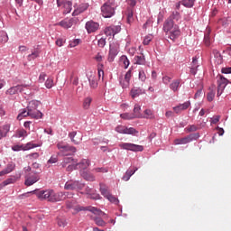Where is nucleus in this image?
<instances>
[{
    "instance_id": "nucleus-1",
    "label": "nucleus",
    "mask_w": 231,
    "mask_h": 231,
    "mask_svg": "<svg viewBox=\"0 0 231 231\" xmlns=\"http://www.w3.org/2000/svg\"><path fill=\"white\" fill-rule=\"evenodd\" d=\"M30 194H35L38 198V199H41L42 201L43 199H47V201H51V203H57V201H64V199H71L73 198V193L71 192H59L55 193L53 189H46V190H33L31 192L24 193L22 196V198H29Z\"/></svg>"
},
{
    "instance_id": "nucleus-2",
    "label": "nucleus",
    "mask_w": 231,
    "mask_h": 231,
    "mask_svg": "<svg viewBox=\"0 0 231 231\" xmlns=\"http://www.w3.org/2000/svg\"><path fill=\"white\" fill-rule=\"evenodd\" d=\"M163 31L171 41H176L178 37L181 35V31H180V27L178 24L174 23L173 20L168 19L165 21L163 25Z\"/></svg>"
},
{
    "instance_id": "nucleus-3",
    "label": "nucleus",
    "mask_w": 231,
    "mask_h": 231,
    "mask_svg": "<svg viewBox=\"0 0 231 231\" xmlns=\"http://www.w3.org/2000/svg\"><path fill=\"white\" fill-rule=\"evenodd\" d=\"M116 8V3L115 0H107L102 6H101V14L103 17L109 18L112 15H115V10Z\"/></svg>"
},
{
    "instance_id": "nucleus-4",
    "label": "nucleus",
    "mask_w": 231,
    "mask_h": 231,
    "mask_svg": "<svg viewBox=\"0 0 231 231\" xmlns=\"http://www.w3.org/2000/svg\"><path fill=\"white\" fill-rule=\"evenodd\" d=\"M37 107H39V102L30 101L27 106V112L29 113V116H31V118H36L39 120V118H42V114L41 111L37 110Z\"/></svg>"
},
{
    "instance_id": "nucleus-5",
    "label": "nucleus",
    "mask_w": 231,
    "mask_h": 231,
    "mask_svg": "<svg viewBox=\"0 0 231 231\" xmlns=\"http://www.w3.org/2000/svg\"><path fill=\"white\" fill-rule=\"evenodd\" d=\"M57 147L63 156H68L71 153L77 152V148H75V146H71L64 142L58 143Z\"/></svg>"
},
{
    "instance_id": "nucleus-6",
    "label": "nucleus",
    "mask_w": 231,
    "mask_h": 231,
    "mask_svg": "<svg viewBox=\"0 0 231 231\" xmlns=\"http://www.w3.org/2000/svg\"><path fill=\"white\" fill-rule=\"evenodd\" d=\"M86 187V184L79 180H68L65 185V190H82Z\"/></svg>"
},
{
    "instance_id": "nucleus-7",
    "label": "nucleus",
    "mask_w": 231,
    "mask_h": 231,
    "mask_svg": "<svg viewBox=\"0 0 231 231\" xmlns=\"http://www.w3.org/2000/svg\"><path fill=\"white\" fill-rule=\"evenodd\" d=\"M79 23V18H65L62 21L55 23V26H60L64 30H69L72 26H75Z\"/></svg>"
},
{
    "instance_id": "nucleus-8",
    "label": "nucleus",
    "mask_w": 231,
    "mask_h": 231,
    "mask_svg": "<svg viewBox=\"0 0 231 231\" xmlns=\"http://www.w3.org/2000/svg\"><path fill=\"white\" fill-rule=\"evenodd\" d=\"M198 138H199V133L191 134L186 137L175 139L174 143L175 145H185L187 143H190L193 140H198Z\"/></svg>"
},
{
    "instance_id": "nucleus-9",
    "label": "nucleus",
    "mask_w": 231,
    "mask_h": 231,
    "mask_svg": "<svg viewBox=\"0 0 231 231\" xmlns=\"http://www.w3.org/2000/svg\"><path fill=\"white\" fill-rule=\"evenodd\" d=\"M120 149L125 151H133L134 152H142L143 147L142 145L131 143H123L119 144Z\"/></svg>"
},
{
    "instance_id": "nucleus-10",
    "label": "nucleus",
    "mask_w": 231,
    "mask_h": 231,
    "mask_svg": "<svg viewBox=\"0 0 231 231\" xmlns=\"http://www.w3.org/2000/svg\"><path fill=\"white\" fill-rule=\"evenodd\" d=\"M228 86V79L224 78L223 75L217 76V97H221L223 95V91H225V88Z\"/></svg>"
},
{
    "instance_id": "nucleus-11",
    "label": "nucleus",
    "mask_w": 231,
    "mask_h": 231,
    "mask_svg": "<svg viewBox=\"0 0 231 231\" xmlns=\"http://www.w3.org/2000/svg\"><path fill=\"white\" fill-rule=\"evenodd\" d=\"M26 88H28L27 85H17L11 87L5 91V95L12 97L13 95H17V93H23Z\"/></svg>"
},
{
    "instance_id": "nucleus-12",
    "label": "nucleus",
    "mask_w": 231,
    "mask_h": 231,
    "mask_svg": "<svg viewBox=\"0 0 231 231\" xmlns=\"http://www.w3.org/2000/svg\"><path fill=\"white\" fill-rule=\"evenodd\" d=\"M116 133H119L120 134H138V131L134 129V127L127 128L124 125H118L116 127Z\"/></svg>"
},
{
    "instance_id": "nucleus-13",
    "label": "nucleus",
    "mask_w": 231,
    "mask_h": 231,
    "mask_svg": "<svg viewBox=\"0 0 231 231\" xmlns=\"http://www.w3.org/2000/svg\"><path fill=\"white\" fill-rule=\"evenodd\" d=\"M58 6H63V14H69L71 12V6L73 4L68 0H57Z\"/></svg>"
},
{
    "instance_id": "nucleus-14",
    "label": "nucleus",
    "mask_w": 231,
    "mask_h": 231,
    "mask_svg": "<svg viewBox=\"0 0 231 231\" xmlns=\"http://www.w3.org/2000/svg\"><path fill=\"white\" fill-rule=\"evenodd\" d=\"M41 178L37 173H30L25 177V185L26 187H32V185L37 183Z\"/></svg>"
},
{
    "instance_id": "nucleus-15",
    "label": "nucleus",
    "mask_w": 231,
    "mask_h": 231,
    "mask_svg": "<svg viewBox=\"0 0 231 231\" xmlns=\"http://www.w3.org/2000/svg\"><path fill=\"white\" fill-rule=\"evenodd\" d=\"M85 28L88 33H95L100 28V24L94 21H88L86 23Z\"/></svg>"
},
{
    "instance_id": "nucleus-16",
    "label": "nucleus",
    "mask_w": 231,
    "mask_h": 231,
    "mask_svg": "<svg viewBox=\"0 0 231 231\" xmlns=\"http://www.w3.org/2000/svg\"><path fill=\"white\" fill-rule=\"evenodd\" d=\"M122 27L120 25H111L105 29V34L107 37H111V35H116V33H120Z\"/></svg>"
},
{
    "instance_id": "nucleus-17",
    "label": "nucleus",
    "mask_w": 231,
    "mask_h": 231,
    "mask_svg": "<svg viewBox=\"0 0 231 231\" xmlns=\"http://www.w3.org/2000/svg\"><path fill=\"white\" fill-rule=\"evenodd\" d=\"M69 137L71 142L76 145H79L82 142V134H78L77 132H71L69 134Z\"/></svg>"
},
{
    "instance_id": "nucleus-18",
    "label": "nucleus",
    "mask_w": 231,
    "mask_h": 231,
    "mask_svg": "<svg viewBox=\"0 0 231 231\" xmlns=\"http://www.w3.org/2000/svg\"><path fill=\"white\" fill-rule=\"evenodd\" d=\"M190 106V101H186L183 104H180L177 106L173 107V111L177 114L180 115V113H181V111H187V109H189Z\"/></svg>"
},
{
    "instance_id": "nucleus-19",
    "label": "nucleus",
    "mask_w": 231,
    "mask_h": 231,
    "mask_svg": "<svg viewBox=\"0 0 231 231\" xmlns=\"http://www.w3.org/2000/svg\"><path fill=\"white\" fill-rule=\"evenodd\" d=\"M85 194H87L90 199H100V194L95 193L94 189L89 188V186L86 187Z\"/></svg>"
},
{
    "instance_id": "nucleus-20",
    "label": "nucleus",
    "mask_w": 231,
    "mask_h": 231,
    "mask_svg": "<svg viewBox=\"0 0 231 231\" xmlns=\"http://www.w3.org/2000/svg\"><path fill=\"white\" fill-rule=\"evenodd\" d=\"M91 165V162L88 159H82L79 162H76V166H78V169L80 171H86L88 167Z\"/></svg>"
},
{
    "instance_id": "nucleus-21",
    "label": "nucleus",
    "mask_w": 231,
    "mask_h": 231,
    "mask_svg": "<svg viewBox=\"0 0 231 231\" xmlns=\"http://www.w3.org/2000/svg\"><path fill=\"white\" fill-rule=\"evenodd\" d=\"M80 176L86 180V181H95V175L88 171H80Z\"/></svg>"
},
{
    "instance_id": "nucleus-22",
    "label": "nucleus",
    "mask_w": 231,
    "mask_h": 231,
    "mask_svg": "<svg viewBox=\"0 0 231 231\" xmlns=\"http://www.w3.org/2000/svg\"><path fill=\"white\" fill-rule=\"evenodd\" d=\"M89 8V5L88 4H80L73 12L72 15H79V14H83Z\"/></svg>"
},
{
    "instance_id": "nucleus-23",
    "label": "nucleus",
    "mask_w": 231,
    "mask_h": 231,
    "mask_svg": "<svg viewBox=\"0 0 231 231\" xmlns=\"http://www.w3.org/2000/svg\"><path fill=\"white\" fill-rule=\"evenodd\" d=\"M66 205H67V208H72L73 210H76V212H80V210H83V208H80L79 204H77V201L75 200H68L66 202Z\"/></svg>"
},
{
    "instance_id": "nucleus-24",
    "label": "nucleus",
    "mask_w": 231,
    "mask_h": 231,
    "mask_svg": "<svg viewBox=\"0 0 231 231\" xmlns=\"http://www.w3.org/2000/svg\"><path fill=\"white\" fill-rule=\"evenodd\" d=\"M140 95H143V90L140 88L134 87L130 91V97L132 98H138Z\"/></svg>"
},
{
    "instance_id": "nucleus-25",
    "label": "nucleus",
    "mask_w": 231,
    "mask_h": 231,
    "mask_svg": "<svg viewBox=\"0 0 231 231\" xmlns=\"http://www.w3.org/2000/svg\"><path fill=\"white\" fill-rule=\"evenodd\" d=\"M198 68H199V65L198 64V56H196L192 59V62L190 66L191 75H196V73L198 72Z\"/></svg>"
},
{
    "instance_id": "nucleus-26",
    "label": "nucleus",
    "mask_w": 231,
    "mask_h": 231,
    "mask_svg": "<svg viewBox=\"0 0 231 231\" xmlns=\"http://www.w3.org/2000/svg\"><path fill=\"white\" fill-rule=\"evenodd\" d=\"M213 55L215 57V62L216 64H223V56L221 55V52L217 50H213Z\"/></svg>"
},
{
    "instance_id": "nucleus-27",
    "label": "nucleus",
    "mask_w": 231,
    "mask_h": 231,
    "mask_svg": "<svg viewBox=\"0 0 231 231\" xmlns=\"http://www.w3.org/2000/svg\"><path fill=\"white\" fill-rule=\"evenodd\" d=\"M213 55L215 57V62L216 64H223V56L221 55V52L217 50H213Z\"/></svg>"
},
{
    "instance_id": "nucleus-28",
    "label": "nucleus",
    "mask_w": 231,
    "mask_h": 231,
    "mask_svg": "<svg viewBox=\"0 0 231 231\" xmlns=\"http://www.w3.org/2000/svg\"><path fill=\"white\" fill-rule=\"evenodd\" d=\"M8 133H10V125H5L0 128V140H3V138H6Z\"/></svg>"
},
{
    "instance_id": "nucleus-29",
    "label": "nucleus",
    "mask_w": 231,
    "mask_h": 231,
    "mask_svg": "<svg viewBox=\"0 0 231 231\" xmlns=\"http://www.w3.org/2000/svg\"><path fill=\"white\" fill-rule=\"evenodd\" d=\"M136 171H138V168H135L134 170L126 171L125 174L123 176V180L129 181V180H131V176H133V174H134Z\"/></svg>"
},
{
    "instance_id": "nucleus-30",
    "label": "nucleus",
    "mask_w": 231,
    "mask_h": 231,
    "mask_svg": "<svg viewBox=\"0 0 231 231\" xmlns=\"http://www.w3.org/2000/svg\"><path fill=\"white\" fill-rule=\"evenodd\" d=\"M69 163H77V159H73L71 157H65L63 159V162H61V167H66L67 165H69Z\"/></svg>"
},
{
    "instance_id": "nucleus-31",
    "label": "nucleus",
    "mask_w": 231,
    "mask_h": 231,
    "mask_svg": "<svg viewBox=\"0 0 231 231\" xmlns=\"http://www.w3.org/2000/svg\"><path fill=\"white\" fill-rule=\"evenodd\" d=\"M99 190H100L102 196H104V198H107L111 194L107 186H104L102 184H100V189Z\"/></svg>"
},
{
    "instance_id": "nucleus-32",
    "label": "nucleus",
    "mask_w": 231,
    "mask_h": 231,
    "mask_svg": "<svg viewBox=\"0 0 231 231\" xmlns=\"http://www.w3.org/2000/svg\"><path fill=\"white\" fill-rule=\"evenodd\" d=\"M141 107L139 105H135L134 107V113L132 114V116H134V118H141L142 117V114H140L141 111Z\"/></svg>"
},
{
    "instance_id": "nucleus-33",
    "label": "nucleus",
    "mask_w": 231,
    "mask_h": 231,
    "mask_svg": "<svg viewBox=\"0 0 231 231\" xmlns=\"http://www.w3.org/2000/svg\"><path fill=\"white\" fill-rule=\"evenodd\" d=\"M134 63L139 64V65L145 64V57H143V55L135 56L134 59Z\"/></svg>"
},
{
    "instance_id": "nucleus-34",
    "label": "nucleus",
    "mask_w": 231,
    "mask_h": 231,
    "mask_svg": "<svg viewBox=\"0 0 231 231\" xmlns=\"http://www.w3.org/2000/svg\"><path fill=\"white\" fill-rule=\"evenodd\" d=\"M5 42H8V34L5 32L4 31L0 32V44H5Z\"/></svg>"
},
{
    "instance_id": "nucleus-35",
    "label": "nucleus",
    "mask_w": 231,
    "mask_h": 231,
    "mask_svg": "<svg viewBox=\"0 0 231 231\" xmlns=\"http://www.w3.org/2000/svg\"><path fill=\"white\" fill-rule=\"evenodd\" d=\"M178 88H180V80L179 79H176V80H173L171 85H170V88L171 90L174 91V93H176V91H178Z\"/></svg>"
},
{
    "instance_id": "nucleus-36",
    "label": "nucleus",
    "mask_w": 231,
    "mask_h": 231,
    "mask_svg": "<svg viewBox=\"0 0 231 231\" xmlns=\"http://www.w3.org/2000/svg\"><path fill=\"white\" fill-rule=\"evenodd\" d=\"M91 102H93V98H91L89 97H86L83 101V108L89 109V107L91 106Z\"/></svg>"
},
{
    "instance_id": "nucleus-37",
    "label": "nucleus",
    "mask_w": 231,
    "mask_h": 231,
    "mask_svg": "<svg viewBox=\"0 0 231 231\" xmlns=\"http://www.w3.org/2000/svg\"><path fill=\"white\" fill-rule=\"evenodd\" d=\"M194 3H196V0H183L182 5L183 6H186V8H192L194 6Z\"/></svg>"
},
{
    "instance_id": "nucleus-38",
    "label": "nucleus",
    "mask_w": 231,
    "mask_h": 231,
    "mask_svg": "<svg viewBox=\"0 0 231 231\" xmlns=\"http://www.w3.org/2000/svg\"><path fill=\"white\" fill-rule=\"evenodd\" d=\"M97 71L99 79H102V80H104V64H97Z\"/></svg>"
},
{
    "instance_id": "nucleus-39",
    "label": "nucleus",
    "mask_w": 231,
    "mask_h": 231,
    "mask_svg": "<svg viewBox=\"0 0 231 231\" xmlns=\"http://www.w3.org/2000/svg\"><path fill=\"white\" fill-rule=\"evenodd\" d=\"M26 116H30L28 110L23 109L18 116L17 120H23V118H26Z\"/></svg>"
},
{
    "instance_id": "nucleus-40",
    "label": "nucleus",
    "mask_w": 231,
    "mask_h": 231,
    "mask_svg": "<svg viewBox=\"0 0 231 231\" xmlns=\"http://www.w3.org/2000/svg\"><path fill=\"white\" fill-rule=\"evenodd\" d=\"M16 138H23L24 136H28V133L24 129H20L16 132Z\"/></svg>"
},
{
    "instance_id": "nucleus-41",
    "label": "nucleus",
    "mask_w": 231,
    "mask_h": 231,
    "mask_svg": "<svg viewBox=\"0 0 231 231\" xmlns=\"http://www.w3.org/2000/svg\"><path fill=\"white\" fill-rule=\"evenodd\" d=\"M35 147H39V144H35L33 143H27L23 146V151H30V149H35Z\"/></svg>"
},
{
    "instance_id": "nucleus-42",
    "label": "nucleus",
    "mask_w": 231,
    "mask_h": 231,
    "mask_svg": "<svg viewBox=\"0 0 231 231\" xmlns=\"http://www.w3.org/2000/svg\"><path fill=\"white\" fill-rule=\"evenodd\" d=\"M15 169V163L11 162L7 164L6 168L5 169V172L7 174H10V172H13V171Z\"/></svg>"
},
{
    "instance_id": "nucleus-43",
    "label": "nucleus",
    "mask_w": 231,
    "mask_h": 231,
    "mask_svg": "<svg viewBox=\"0 0 231 231\" xmlns=\"http://www.w3.org/2000/svg\"><path fill=\"white\" fill-rule=\"evenodd\" d=\"M198 126H196V125H189L185 128V131L187 133H194L196 131H198Z\"/></svg>"
},
{
    "instance_id": "nucleus-44",
    "label": "nucleus",
    "mask_w": 231,
    "mask_h": 231,
    "mask_svg": "<svg viewBox=\"0 0 231 231\" xmlns=\"http://www.w3.org/2000/svg\"><path fill=\"white\" fill-rule=\"evenodd\" d=\"M215 97H216V92L214 90H210L207 95L208 102H212V100H214Z\"/></svg>"
},
{
    "instance_id": "nucleus-45",
    "label": "nucleus",
    "mask_w": 231,
    "mask_h": 231,
    "mask_svg": "<svg viewBox=\"0 0 231 231\" xmlns=\"http://www.w3.org/2000/svg\"><path fill=\"white\" fill-rule=\"evenodd\" d=\"M54 84H53V79L49 78L46 79L45 81V87L47 88V89H51V88H53Z\"/></svg>"
},
{
    "instance_id": "nucleus-46",
    "label": "nucleus",
    "mask_w": 231,
    "mask_h": 231,
    "mask_svg": "<svg viewBox=\"0 0 231 231\" xmlns=\"http://www.w3.org/2000/svg\"><path fill=\"white\" fill-rule=\"evenodd\" d=\"M79 168L77 166V162L69 164L66 168L67 172H71L72 171H77Z\"/></svg>"
},
{
    "instance_id": "nucleus-47",
    "label": "nucleus",
    "mask_w": 231,
    "mask_h": 231,
    "mask_svg": "<svg viewBox=\"0 0 231 231\" xmlns=\"http://www.w3.org/2000/svg\"><path fill=\"white\" fill-rule=\"evenodd\" d=\"M144 118H154V113H152V110L146 109L144 110Z\"/></svg>"
},
{
    "instance_id": "nucleus-48",
    "label": "nucleus",
    "mask_w": 231,
    "mask_h": 231,
    "mask_svg": "<svg viewBox=\"0 0 231 231\" xmlns=\"http://www.w3.org/2000/svg\"><path fill=\"white\" fill-rule=\"evenodd\" d=\"M204 44H206V46H209L210 45V31H208L204 35Z\"/></svg>"
},
{
    "instance_id": "nucleus-49",
    "label": "nucleus",
    "mask_w": 231,
    "mask_h": 231,
    "mask_svg": "<svg viewBox=\"0 0 231 231\" xmlns=\"http://www.w3.org/2000/svg\"><path fill=\"white\" fill-rule=\"evenodd\" d=\"M139 80L142 82H145V80H147V76L145 75V71H143V69L139 70Z\"/></svg>"
},
{
    "instance_id": "nucleus-50",
    "label": "nucleus",
    "mask_w": 231,
    "mask_h": 231,
    "mask_svg": "<svg viewBox=\"0 0 231 231\" xmlns=\"http://www.w3.org/2000/svg\"><path fill=\"white\" fill-rule=\"evenodd\" d=\"M121 118H123L124 120H133L134 118V116H133V114H121L120 115Z\"/></svg>"
},
{
    "instance_id": "nucleus-51",
    "label": "nucleus",
    "mask_w": 231,
    "mask_h": 231,
    "mask_svg": "<svg viewBox=\"0 0 231 231\" xmlns=\"http://www.w3.org/2000/svg\"><path fill=\"white\" fill-rule=\"evenodd\" d=\"M94 60H96V62H97L98 64H102L100 62H102L104 60V55H102V53H97L95 57Z\"/></svg>"
},
{
    "instance_id": "nucleus-52",
    "label": "nucleus",
    "mask_w": 231,
    "mask_h": 231,
    "mask_svg": "<svg viewBox=\"0 0 231 231\" xmlns=\"http://www.w3.org/2000/svg\"><path fill=\"white\" fill-rule=\"evenodd\" d=\"M95 223H96V225H97V226H106V221H104L100 217H96L95 218Z\"/></svg>"
},
{
    "instance_id": "nucleus-53",
    "label": "nucleus",
    "mask_w": 231,
    "mask_h": 231,
    "mask_svg": "<svg viewBox=\"0 0 231 231\" xmlns=\"http://www.w3.org/2000/svg\"><path fill=\"white\" fill-rule=\"evenodd\" d=\"M152 41V35L150 34V35H147L144 37L143 39V44L144 46H148V44Z\"/></svg>"
},
{
    "instance_id": "nucleus-54",
    "label": "nucleus",
    "mask_w": 231,
    "mask_h": 231,
    "mask_svg": "<svg viewBox=\"0 0 231 231\" xmlns=\"http://www.w3.org/2000/svg\"><path fill=\"white\" fill-rule=\"evenodd\" d=\"M80 44V39H75L69 42V48H75Z\"/></svg>"
},
{
    "instance_id": "nucleus-55",
    "label": "nucleus",
    "mask_w": 231,
    "mask_h": 231,
    "mask_svg": "<svg viewBox=\"0 0 231 231\" xmlns=\"http://www.w3.org/2000/svg\"><path fill=\"white\" fill-rule=\"evenodd\" d=\"M89 210L90 212H93V214H97V216H105V213L97 208H91Z\"/></svg>"
},
{
    "instance_id": "nucleus-56",
    "label": "nucleus",
    "mask_w": 231,
    "mask_h": 231,
    "mask_svg": "<svg viewBox=\"0 0 231 231\" xmlns=\"http://www.w3.org/2000/svg\"><path fill=\"white\" fill-rule=\"evenodd\" d=\"M106 199H108V201H110V203H116V204H118V199H116L115 196H113L111 193L110 195H108L106 197Z\"/></svg>"
},
{
    "instance_id": "nucleus-57",
    "label": "nucleus",
    "mask_w": 231,
    "mask_h": 231,
    "mask_svg": "<svg viewBox=\"0 0 231 231\" xmlns=\"http://www.w3.org/2000/svg\"><path fill=\"white\" fill-rule=\"evenodd\" d=\"M37 57H39V51H34L32 54H29L27 59L28 60H35V59H37Z\"/></svg>"
},
{
    "instance_id": "nucleus-58",
    "label": "nucleus",
    "mask_w": 231,
    "mask_h": 231,
    "mask_svg": "<svg viewBox=\"0 0 231 231\" xmlns=\"http://www.w3.org/2000/svg\"><path fill=\"white\" fill-rule=\"evenodd\" d=\"M116 55V51L113 50L110 46V51H109V56H108V60H113L115 59V56Z\"/></svg>"
},
{
    "instance_id": "nucleus-59",
    "label": "nucleus",
    "mask_w": 231,
    "mask_h": 231,
    "mask_svg": "<svg viewBox=\"0 0 231 231\" xmlns=\"http://www.w3.org/2000/svg\"><path fill=\"white\" fill-rule=\"evenodd\" d=\"M70 80H71V82H72V84L74 86H78L79 85V77H75L74 73L71 74Z\"/></svg>"
},
{
    "instance_id": "nucleus-60",
    "label": "nucleus",
    "mask_w": 231,
    "mask_h": 231,
    "mask_svg": "<svg viewBox=\"0 0 231 231\" xmlns=\"http://www.w3.org/2000/svg\"><path fill=\"white\" fill-rule=\"evenodd\" d=\"M121 60L125 69L129 68V59H127L126 56H122Z\"/></svg>"
},
{
    "instance_id": "nucleus-61",
    "label": "nucleus",
    "mask_w": 231,
    "mask_h": 231,
    "mask_svg": "<svg viewBox=\"0 0 231 231\" xmlns=\"http://www.w3.org/2000/svg\"><path fill=\"white\" fill-rule=\"evenodd\" d=\"M130 81H127L125 79H122L120 81V85L122 86L123 89H127L129 88Z\"/></svg>"
},
{
    "instance_id": "nucleus-62",
    "label": "nucleus",
    "mask_w": 231,
    "mask_h": 231,
    "mask_svg": "<svg viewBox=\"0 0 231 231\" xmlns=\"http://www.w3.org/2000/svg\"><path fill=\"white\" fill-rule=\"evenodd\" d=\"M168 19H171V21H172V19L175 21H180V13L174 12Z\"/></svg>"
},
{
    "instance_id": "nucleus-63",
    "label": "nucleus",
    "mask_w": 231,
    "mask_h": 231,
    "mask_svg": "<svg viewBox=\"0 0 231 231\" xmlns=\"http://www.w3.org/2000/svg\"><path fill=\"white\" fill-rule=\"evenodd\" d=\"M93 172H101V173H106L108 171L107 168H94Z\"/></svg>"
},
{
    "instance_id": "nucleus-64",
    "label": "nucleus",
    "mask_w": 231,
    "mask_h": 231,
    "mask_svg": "<svg viewBox=\"0 0 231 231\" xmlns=\"http://www.w3.org/2000/svg\"><path fill=\"white\" fill-rule=\"evenodd\" d=\"M90 88H93L95 89L98 86V82H97V79H89Z\"/></svg>"
}]
</instances>
